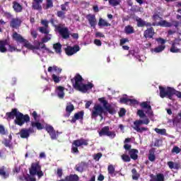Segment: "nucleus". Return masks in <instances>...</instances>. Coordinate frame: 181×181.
Returning <instances> with one entry per match:
<instances>
[{
    "label": "nucleus",
    "instance_id": "1",
    "mask_svg": "<svg viewBox=\"0 0 181 181\" xmlns=\"http://www.w3.org/2000/svg\"><path fill=\"white\" fill-rule=\"evenodd\" d=\"M98 101L100 104H103V107L100 105H95L91 112V118H97V117L103 118V114H105L104 108L109 112V114H111V115H114V114L117 113L115 107H112L110 104H108V101L105 100V97L98 98Z\"/></svg>",
    "mask_w": 181,
    "mask_h": 181
},
{
    "label": "nucleus",
    "instance_id": "2",
    "mask_svg": "<svg viewBox=\"0 0 181 181\" xmlns=\"http://www.w3.org/2000/svg\"><path fill=\"white\" fill-rule=\"evenodd\" d=\"M73 83V87L75 90L81 91V93H87L88 90H91L94 87V84L88 83V84L83 83L84 79L80 74H77L73 79H71Z\"/></svg>",
    "mask_w": 181,
    "mask_h": 181
},
{
    "label": "nucleus",
    "instance_id": "3",
    "mask_svg": "<svg viewBox=\"0 0 181 181\" xmlns=\"http://www.w3.org/2000/svg\"><path fill=\"white\" fill-rule=\"evenodd\" d=\"M160 91V98H169V100H173V95H176L177 98H181V92L176 90L172 87H163L162 86H158Z\"/></svg>",
    "mask_w": 181,
    "mask_h": 181
},
{
    "label": "nucleus",
    "instance_id": "4",
    "mask_svg": "<svg viewBox=\"0 0 181 181\" xmlns=\"http://www.w3.org/2000/svg\"><path fill=\"white\" fill-rule=\"evenodd\" d=\"M31 127L28 129H21L19 135L23 139H28L30 136V134H35V129L33 128H37L39 131L43 129V124L39 122H31Z\"/></svg>",
    "mask_w": 181,
    "mask_h": 181
},
{
    "label": "nucleus",
    "instance_id": "5",
    "mask_svg": "<svg viewBox=\"0 0 181 181\" xmlns=\"http://www.w3.org/2000/svg\"><path fill=\"white\" fill-rule=\"evenodd\" d=\"M12 37H13V39L14 40H16V42H19V43H23L24 47L29 49V50L40 49V45H39V42H38V45H36V46L33 45L32 44H30L29 42V41H28L26 39L23 38V37H22V35H21L20 34H18V33H16V32L13 33Z\"/></svg>",
    "mask_w": 181,
    "mask_h": 181
},
{
    "label": "nucleus",
    "instance_id": "6",
    "mask_svg": "<svg viewBox=\"0 0 181 181\" xmlns=\"http://www.w3.org/2000/svg\"><path fill=\"white\" fill-rule=\"evenodd\" d=\"M151 122V120L148 117H146L145 119H139L134 122V127L133 129L134 131H136V132H139V134H142L143 132H146V131H148L149 129L148 127H141V125H148Z\"/></svg>",
    "mask_w": 181,
    "mask_h": 181
},
{
    "label": "nucleus",
    "instance_id": "7",
    "mask_svg": "<svg viewBox=\"0 0 181 181\" xmlns=\"http://www.w3.org/2000/svg\"><path fill=\"white\" fill-rule=\"evenodd\" d=\"M88 139L83 138L74 140L71 145V153H79L78 148L80 146H88Z\"/></svg>",
    "mask_w": 181,
    "mask_h": 181
},
{
    "label": "nucleus",
    "instance_id": "8",
    "mask_svg": "<svg viewBox=\"0 0 181 181\" xmlns=\"http://www.w3.org/2000/svg\"><path fill=\"white\" fill-rule=\"evenodd\" d=\"M30 122V117L29 115H23L22 112H18L17 117L14 119V124L18 127H23L24 124Z\"/></svg>",
    "mask_w": 181,
    "mask_h": 181
},
{
    "label": "nucleus",
    "instance_id": "9",
    "mask_svg": "<svg viewBox=\"0 0 181 181\" xmlns=\"http://www.w3.org/2000/svg\"><path fill=\"white\" fill-rule=\"evenodd\" d=\"M132 148V145L129 144H124V148L125 149L126 152H128V154L130 156L131 159H133V160H136L138 159V153H139V151L136 148Z\"/></svg>",
    "mask_w": 181,
    "mask_h": 181
},
{
    "label": "nucleus",
    "instance_id": "10",
    "mask_svg": "<svg viewBox=\"0 0 181 181\" xmlns=\"http://www.w3.org/2000/svg\"><path fill=\"white\" fill-rule=\"evenodd\" d=\"M99 136H109L111 139H114L117 134L114 131H110V127L105 126L103 127L99 132Z\"/></svg>",
    "mask_w": 181,
    "mask_h": 181
},
{
    "label": "nucleus",
    "instance_id": "11",
    "mask_svg": "<svg viewBox=\"0 0 181 181\" xmlns=\"http://www.w3.org/2000/svg\"><path fill=\"white\" fill-rule=\"evenodd\" d=\"M64 52L66 56H73V54H76L77 52H80V46H78V45H75L73 47L67 46L64 49Z\"/></svg>",
    "mask_w": 181,
    "mask_h": 181
},
{
    "label": "nucleus",
    "instance_id": "12",
    "mask_svg": "<svg viewBox=\"0 0 181 181\" xmlns=\"http://www.w3.org/2000/svg\"><path fill=\"white\" fill-rule=\"evenodd\" d=\"M57 30L59 32V35L62 36V39H69L70 38V31L67 27H62L59 25L57 27Z\"/></svg>",
    "mask_w": 181,
    "mask_h": 181
},
{
    "label": "nucleus",
    "instance_id": "13",
    "mask_svg": "<svg viewBox=\"0 0 181 181\" xmlns=\"http://www.w3.org/2000/svg\"><path fill=\"white\" fill-rule=\"evenodd\" d=\"M40 169H42V167L39 164V162L32 163L31 167L29 169L30 175H31V176H35Z\"/></svg>",
    "mask_w": 181,
    "mask_h": 181
},
{
    "label": "nucleus",
    "instance_id": "14",
    "mask_svg": "<svg viewBox=\"0 0 181 181\" xmlns=\"http://www.w3.org/2000/svg\"><path fill=\"white\" fill-rule=\"evenodd\" d=\"M86 19L88 21L90 28L95 29V26H97V18H95V15L88 14L86 16Z\"/></svg>",
    "mask_w": 181,
    "mask_h": 181
},
{
    "label": "nucleus",
    "instance_id": "15",
    "mask_svg": "<svg viewBox=\"0 0 181 181\" xmlns=\"http://www.w3.org/2000/svg\"><path fill=\"white\" fill-rule=\"evenodd\" d=\"M21 25H22V20L19 18H13L10 21V26L13 29H18V28H21Z\"/></svg>",
    "mask_w": 181,
    "mask_h": 181
},
{
    "label": "nucleus",
    "instance_id": "16",
    "mask_svg": "<svg viewBox=\"0 0 181 181\" xmlns=\"http://www.w3.org/2000/svg\"><path fill=\"white\" fill-rule=\"evenodd\" d=\"M154 35H155V29H153V27L147 28L144 32V36L146 39H153Z\"/></svg>",
    "mask_w": 181,
    "mask_h": 181
},
{
    "label": "nucleus",
    "instance_id": "17",
    "mask_svg": "<svg viewBox=\"0 0 181 181\" xmlns=\"http://www.w3.org/2000/svg\"><path fill=\"white\" fill-rule=\"evenodd\" d=\"M19 111L16 108H13L11 110V112H8L6 113V117H7V119H13L15 117H18L19 114Z\"/></svg>",
    "mask_w": 181,
    "mask_h": 181
},
{
    "label": "nucleus",
    "instance_id": "18",
    "mask_svg": "<svg viewBox=\"0 0 181 181\" xmlns=\"http://www.w3.org/2000/svg\"><path fill=\"white\" fill-rule=\"evenodd\" d=\"M83 117H84V111H80L75 113L71 120V124H76L77 120L83 119Z\"/></svg>",
    "mask_w": 181,
    "mask_h": 181
},
{
    "label": "nucleus",
    "instance_id": "19",
    "mask_svg": "<svg viewBox=\"0 0 181 181\" xmlns=\"http://www.w3.org/2000/svg\"><path fill=\"white\" fill-rule=\"evenodd\" d=\"M88 164H87V163L84 162V161H81V163H78L75 169L77 172H80V173H83V172H84V169H86V168H88Z\"/></svg>",
    "mask_w": 181,
    "mask_h": 181
},
{
    "label": "nucleus",
    "instance_id": "20",
    "mask_svg": "<svg viewBox=\"0 0 181 181\" xmlns=\"http://www.w3.org/2000/svg\"><path fill=\"white\" fill-rule=\"evenodd\" d=\"M45 130L47 131V132H48V134H49L51 139H57L54 128H53L52 126H47L45 127Z\"/></svg>",
    "mask_w": 181,
    "mask_h": 181
},
{
    "label": "nucleus",
    "instance_id": "21",
    "mask_svg": "<svg viewBox=\"0 0 181 181\" xmlns=\"http://www.w3.org/2000/svg\"><path fill=\"white\" fill-rule=\"evenodd\" d=\"M74 110V105L69 103V104H68L66 107L65 111L66 113L64 115V117L65 118H69V117L71 115V112H73Z\"/></svg>",
    "mask_w": 181,
    "mask_h": 181
},
{
    "label": "nucleus",
    "instance_id": "22",
    "mask_svg": "<svg viewBox=\"0 0 181 181\" xmlns=\"http://www.w3.org/2000/svg\"><path fill=\"white\" fill-rule=\"evenodd\" d=\"M150 176L153 180H150L149 181H165V175L163 173H158L156 175L151 174Z\"/></svg>",
    "mask_w": 181,
    "mask_h": 181
},
{
    "label": "nucleus",
    "instance_id": "23",
    "mask_svg": "<svg viewBox=\"0 0 181 181\" xmlns=\"http://www.w3.org/2000/svg\"><path fill=\"white\" fill-rule=\"evenodd\" d=\"M9 45V42L8 40H0V52L1 53H6L8 52V49H6V46H8Z\"/></svg>",
    "mask_w": 181,
    "mask_h": 181
},
{
    "label": "nucleus",
    "instance_id": "24",
    "mask_svg": "<svg viewBox=\"0 0 181 181\" xmlns=\"http://www.w3.org/2000/svg\"><path fill=\"white\" fill-rule=\"evenodd\" d=\"M43 2V0H33L32 8L35 11H40L42 9V4Z\"/></svg>",
    "mask_w": 181,
    "mask_h": 181
},
{
    "label": "nucleus",
    "instance_id": "25",
    "mask_svg": "<svg viewBox=\"0 0 181 181\" xmlns=\"http://www.w3.org/2000/svg\"><path fill=\"white\" fill-rule=\"evenodd\" d=\"M167 165L170 169H175L176 170H179L181 169L180 163H174L173 161H168Z\"/></svg>",
    "mask_w": 181,
    "mask_h": 181
},
{
    "label": "nucleus",
    "instance_id": "26",
    "mask_svg": "<svg viewBox=\"0 0 181 181\" xmlns=\"http://www.w3.org/2000/svg\"><path fill=\"white\" fill-rule=\"evenodd\" d=\"M155 152H156V149L155 148H151L148 151V160H150V162H155L156 159V156H155Z\"/></svg>",
    "mask_w": 181,
    "mask_h": 181
},
{
    "label": "nucleus",
    "instance_id": "27",
    "mask_svg": "<svg viewBox=\"0 0 181 181\" xmlns=\"http://www.w3.org/2000/svg\"><path fill=\"white\" fill-rule=\"evenodd\" d=\"M156 26H160L161 28H172V23L162 19L160 21L156 23Z\"/></svg>",
    "mask_w": 181,
    "mask_h": 181
},
{
    "label": "nucleus",
    "instance_id": "28",
    "mask_svg": "<svg viewBox=\"0 0 181 181\" xmlns=\"http://www.w3.org/2000/svg\"><path fill=\"white\" fill-rule=\"evenodd\" d=\"M140 107H141V108L147 110V111L148 112V115H152L153 114V112H152V107L151 106V105L148 104L147 101L141 103L140 104Z\"/></svg>",
    "mask_w": 181,
    "mask_h": 181
},
{
    "label": "nucleus",
    "instance_id": "29",
    "mask_svg": "<svg viewBox=\"0 0 181 181\" xmlns=\"http://www.w3.org/2000/svg\"><path fill=\"white\" fill-rule=\"evenodd\" d=\"M13 9L15 12L19 13L23 11V7H22V5L17 1H13Z\"/></svg>",
    "mask_w": 181,
    "mask_h": 181
},
{
    "label": "nucleus",
    "instance_id": "30",
    "mask_svg": "<svg viewBox=\"0 0 181 181\" xmlns=\"http://www.w3.org/2000/svg\"><path fill=\"white\" fill-rule=\"evenodd\" d=\"M57 96L59 98L63 99L64 98V87L63 86H58L57 88Z\"/></svg>",
    "mask_w": 181,
    "mask_h": 181
},
{
    "label": "nucleus",
    "instance_id": "31",
    "mask_svg": "<svg viewBox=\"0 0 181 181\" xmlns=\"http://www.w3.org/2000/svg\"><path fill=\"white\" fill-rule=\"evenodd\" d=\"M3 145L6 146V148H9V149H13V144H12V141L8 140V139H4L2 141Z\"/></svg>",
    "mask_w": 181,
    "mask_h": 181
},
{
    "label": "nucleus",
    "instance_id": "32",
    "mask_svg": "<svg viewBox=\"0 0 181 181\" xmlns=\"http://www.w3.org/2000/svg\"><path fill=\"white\" fill-rule=\"evenodd\" d=\"M0 176L4 177V179H8V177H9V173L6 172L5 166L0 168Z\"/></svg>",
    "mask_w": 181,
    "mask_h": 181
},
{
    "label": "nucleus",
    "instance_id": "33",
    "mask_svg": "<svg viewBox=\"0 0 181 181\" xmlns=\"http://www.w3.org/2000/svg\"><path fill=\"white\" fill-rule=\"evenodd\" d=\"M98 26H100V28H107L108 26H111V23L107 22L105 20L100 18L99 19Z\"/></svg>",
    "mask_w": 181,
    "mask_h": 181
},
{
    "label": "nucleus",
    "instance_id": "34",
    "mask_svg": "<svg viewBox=\"0 0 181 181\" xmlns=\"http://www.w3.org/2000/svg\"><path fill=\"white\" fill-rule=\"evenodd\" d=\"M50 39L51 37L49 35H45V37L42 39V42H39V46L42 45V46H41V49H46V45H45V43H47Z\"/></svg>",
    "mask_w": 181,
    "mask_h": 181
},
{
    "label": "nucleus",
    "instance_id": "35",
    "mask_svg": "<svg viewBox=\"0 0 181 181\" xmlns=\"http://www.w3.org/2000/svg\"><path fill=\"white\" fill-rule=\"evenodd\" d=\"M80 180V177H78V175L76 174H71L66 177V181H78Z\"/></svg>",
    "mask_w": 181,
    "mask_h": 181
},
{
    "label": "nucleus",
    "instance_id": "36",
    "mask_svg": "<svg viewBox=\"0 0 181 181\" xmlns=\"http://www.w3.org/2000/svg\"><path fill=\"white\" fill-rule=\"evenodd\" d=\"M53 70L57 73V74H60L62 73V69L59 68L56 65H54L53 66H49L48 67V72L52 73Z\"/></svg>",
    "mask_w": 181,
    "mask_h": 181
},
{
    "label": "nucleus",
    "instance_id": "37",
    "mask_svg": "<svg viewBox=\"0 0 181 181\" xmlns=\"http://www.w3.org/2000/svg\"><path fill=\"white\" fill-rule=\"evenodd\" d=\"M124 33L126 35H132V33H135V30L134 29V27L129 25L124 28Z\"/></svg>",
    "mask_w": 181,
    "mask_h": 181
},
{
    "label": "nucleus",
    "instance_id": "38",
    "mask_svg": "<svg viewBox=\"0 0 181 181\" xmlns=\"http://www.w3.org/2000/svg\"><path fill=\"white\" fill-rule=\"evenodd\" d=\"M53 47L58 54H62V44L56 43L53 45Z\"/></svg>",
    "mask_w": 181,
    "mask_h": 181
},
{
    "label": "nucleus",
    "instance_id": "39",
    "mask_svg": "<svg viewBox=\"0 0 181 181\" xmlns=\"http://www.w3.org/2000/svg\"><path fill=\"white\" fill-rule=\"evenodd\" d=\"M136 21L137 22L138 28H144L145 27V21L142 20V18L137 17L136 18Z\"/></svg>",
    "mask_w": 181,
    "mask_h": 181
},
{
    "label": "nucleus",
    "instance_id": "40",
    "mask_svg": "<svg viewBox=\"0 0 181 181\" xmlns=\"http://www.w3.org/2000/svg\"><path fill=\"white\" fill-rule=\"evenodd\" d=\"M132 180H138V179H139V173H138V172H136V168H133L132 170Z\"/></svg>",
    "mask_w": 181,
    "mask_h": 181
},
{
    "label": "nucleus",
    "instance_id": "41",
    "mask_svg": "<svg viewBox=\"0 0 181 181\" xmlns=\"http://www.w3.org/2000/svg\"><path fill=\"white\" fill-rule=\"evenodd\" d=\"M107 172L108 174L110 175L111 176H112V175H114V173H115V167H114L113 165H109L107 167Z\"/></svg>",
    "mask_w": 181,
    "mask_h": 181
},
{
    "label": "nucleus",
    "instance_id": "42",
    "mask_svg": "<svg viewBox=\"0 0 181 181\" xmlns=\"http://www.w3.org/2000/svg\"><path fill=\"white\" fill-rule=\"evenodd\" d=\"M151 18L153 22H156V21H160L162 19H163L162 17L159 16V13L157 12L154 13Z\"/></svg>",
    "mask_w": 181,
    "mask_h": 181
},
{
    "label": "nucleus",
    "instance_id": "43",
    "mask_svg": "<svg viewBox=\"0 0 181 181\" xmlns=\"http://www.w3.org/2000/svg\"><path fill=\"white\" fill-rule=\"evenodd\" d=\"M154 131L156 132V134H158L159 135H166V129H165L155 128Z\"/></svg>",
    "mask_w": 181,
    "mask_h": 181
},
{
    "label": "nucleus",
    "instance_id": "44",
    "mask_svg": "<svg viewBox=\"0 0 181 181\" xmlns=\"http://www.w3.org/2000/svg\"><path fill=\"white\" fill-rule=\"evenodd\" d=\"M46 6L44 7L45 9H50V8H53V0H45Z\"/></svg>",
    "mask_w": 181,
    "mask_h": 181
},
{
    "label": "nucleus",
    "instance_id": "45",
    "mask_svg": "<svg viewBox=\"0 0 181 181\" xmlns=\"http://www.w3.org/2000/svg\"><path fill=\"white\" fill-rule=\"evenodd\" d=\"M166 47L165 45H160L156 48H154L155 53H160V52H163Z\"/></svg>",
    "mask_w": 181,
    "mask_h": 181
},
{
    "label": "nucleus",
    "instance_id": "46",
    "mask_svg": "<svg viewBox=\"0 0 181 181\" xmlns=\"http://www.w3.org/2000/svg\"><path fill=\"white\" fill-rule=\"evenodd\" d=\"M108 1L111 6H118V5H119L121 2L119 0H108Z\"/></svg>",
    "mask_w": 181,
    "mask_h": 181
},
{
    "label": "nucleus",
    "instance_id": "47",
    "mask_svg": "<svg viewBox=\"0 0 181 181\" xmlns=\"http://www.w3.org/2000/svg\"><path fill=\"white\" fill-rule=\"evenodd\" d=\"M170 50L171 53H179L180 52V49L176 47L175 43L172 45Z\"/></svg>",
    "mask_w": 181,
    "mask_h": 181
},
{
    "label": "nucleus",
    "instance_id": "48",
    "mask_svg": "<svg viewBox=\"0 0 181 181\" xmlns=\"http://www.w3.org/2000/svg\"><path fill=\"white\" fill-rule=\"evenodd\" d=\"M3 16H4V18H6V19H12V18L13 17L12 13H11L10 12H8V11H3Z\"/></svg>",
    "mask_w": 181,
    "mask_h": 181
},
{
    "label": "nucleus",
    "instance_id": "49",
    "mask_svg": "<svg viewBox=\"0 0 181 181\" xmlns=\"http://www.w3.org/2000/svg\"><path fill=\"white\" fill-rule=\"evenodd\" d=\"M122 159L123 162H131V157L127 154L122 155Z\"/></svg>",
    "mask_w": 181,
    "mask_h": 181
},
{
    "label": "nucleus",
    "instance_id": "50",
    "mask_svg": "<svg viewBox=\"0 0 181 181\" xmlns=\"http://www.w3.org/2000/svg\"><path fill=\"white\" fill-rule=\"evenodd\" d=\"M39 30L40 33H44L45 35H49V30L46 27H40Z\"/></svg>",
    "mask_w": 181,
    "mask_h": 181
},
{
    "label": "nucleus",
    "instance_id": "51",
    "mask_svg": "<svg viewBox=\"0 0 181 181\" xmlns=\"http://www.w3.org/2000/svg\"><path fill=\"white\" fill-rule=\"evenodd\" d=\"M66 13H64V11H59L57 13V16H58V18H61V19H64V18H66Z\"/></svg>",
    "mask_w": 181,
    "mask_h": 181
},
{
    "label": "nucleus",
    "instance_id": "52",
    "mask_svg": "<svg viewBox=\"0 0 181 181\" xmlns=\"http://www.w3.org/2000/svg\"><path fill=\"white\" fill-rule=\"evenodd\" d=\"M50 23L55 28V29L57 30V28H59V25H57L58 21L57 20H54V18H51L49 20Z\"/></svg>",
    "mask_w": 181,
    "mask_h": 181
},
{
    "label": "nucleus",
    "instance_id": "53",
    "mask_svg": "<svg viewBox=\"0 0 181 181\" xmlns=\"http://www.w3.org/2000/svg\"><path fill=\"white\" fill-rule=\"evenodd\" d=\"M172 153H180L181 152V149L180 148H179L177 146H175L172 151H171Z\"/></svg>",
    "mask_w": 181,
    "mask_h": 181
},
{
    "label": "nucleus",
    "instance_id": "54",
    "mask_svg": "<svg viewBox=\"0 0 181 181\" xmlns=\"http://www.w3.org/2000/svg\"><path fill=\"white\" fill-rule=\"evenodd\" d=\"M119 103L121 104H128V103H129V98H121Z\"/></svg>",
    "mask_w": 181,
    "mask_h": 181
},
{
    "label": "nucleus",
    "instance_id": "55",
    "mask_svg": "<svg viewBox=\"0 0 181 181\" xmlns=\"http://www.w3.org/2000/svg\"><path fill=\"white\" fill-rule=\"evenodd\" d=\"M137 115H139L140 118H144V117H146V115H145V112H144V110H139L137 111Z\"/></svg>",
    "mask_w": 181,
    "mask_h": 181
},
{
    "label": "nucleus",
    "instance_id": "56",
    "mask_svg": "<svg viewBox=\"0 0 181 181\" xmlns=\"http://www.w3.org/2000/svg\"><path fill=\"white\" fill-rule=\"evenodd\" d=\"M8 52H21V49H17L16 47L11 45H8Z\"/></svg>",
    "mask_w": 181,
    "mask_h": 181
},
{
    "label": "nucleus",
    "instance_id": "57",
    "mask_svg": "<svg viewBox=\"0 0 181 181\" xmlns=\"http://www.w3.org/2000/svg\"><path fill=\"white\" fill-rule=\"evenodd\" d=\"M70 4V2L69 1H66L64 4L61 5V9L62 11H67V8H66V6H69V4Z\"/></svg>",
    "mask_w": 181,
    "mask_h": 181
},
{
    "label": "nucleus",
    "instance_id": "58",
    "mask_svg": "<svg viewBox=\"0 0 181 181\" xmlns=\"http://www.w3.org/2000/svg\"><path fill=\"white\" fill-rule=\"evenodd\" d=\"M52 78L53 81H54L55 83H60V78H59V76H56V74H52Z\"/></svg>",
    "mask_w": 181,
    "mask_h": 181
},
{
    "label": "nucleus",
    "instance_id": "59",
    "mask_svg": "<svg viewBox=\"0 0 181 181\" xmlns=\"http://www.w3.org/2000/svg\"><path fill=\"white\" fill-rule=\"evenodd\" d=\"M102 157H103V153H98L94 156L93 159H95V160H100V159H101Z\"/></svg>",
    "mask_w": 181,
    "mask_h": 181
},
{
    "label": "nucleus",
    "instance_id": "60",
    "mask_svg": "<svg viewBox=\"0 0 181 181\" xmlns=\"http://www.w3.org/2000/svg\"><path fill=\"white\" fill-rule=\"evenodd\" d=\"M127 114V110L124 108L120 109L119 112V117H124Z\"/></svg>",
    "mask_w": 181,
    "mask_h": 181
},
{
    "label": "nucleus",
    "instance_id": "61",
    "mask_svg": "<svg viewBox=\"0 0 181 181\" xmlns=\"http://www.w3.org/2000/svg\"><path fill=\"white\" fill-rule=\"evenodd\" d=\"M129 42V40L128 38H122L120 40V46H123V45H125L126 43H128Z\"/></svg>",
    "mask_w": 181,
    "mask_h": 181
},
{
    "label": "nucleus",
    "instance_id": "62",
    "mask_svg": "<svg viewBox=\"0 0 181 181\" xmlns=\"http://www.w3.org/2000/svg\"><path fill=\"white\" fill-rule=\"evenodd\" d=\"M0 134L1 135H5V134H6L5 132V127L2 124H0Z\"/></svg>",
    "mask_w": 181,
    "mask_h": 181
},
{
    "label": "nucleus",
    "instance_id": "63",
    "mask_svg": "<svg viewBox=\"0 0 181 181\" xmlns=\"http://www.w3.org/2000/svg\"><path fill=\"white\" fill-rule=\"evenodd\" d=\"M129 103H130V105H136L138 104V100L134 99H129Z\"/></svg>",
    "mask_w": 181,
    "mask_h": 181
},
{
    "label": "nucleus",
    "instance_id": "64",
    "mask_svg": "<svg viewBox=\"0 0 181 181\" xmlns=\"http://www.w3.org/2000/svg\"><path fill=\"white\" fill-rule=\"evenodd\" d=\"M25 180L26 181H36V178L33 177H30V175H28L27 177H25Z\"/></svg>",
    "mask_w": 181,
    "mask_h": 181
}]
</instances>
